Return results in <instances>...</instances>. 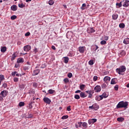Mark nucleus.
<instances>
[{
	"instance_id": "obj_1",
	"label": "nucleus",
	"mask_w": 129,
	"mask_h": 129,
	"mask_svg": "<svg viewBox=\"0 0 129 129\" xmlns=\"http://www.w3.org/2000/svg\"><path fill=\"white\" fill-rule=\"evenodd\" d=\"M128 105V103L127 102L120 101L119 102L116 106V108H127V106Z\"/></svg>"
},
{
	"instance_id": "obj_2",
	"label": "nucleus",
	"mask_w": 129,
	"mask_h": 129,
	"mask_svg": "<svg viewBox=\"0 0 129 129\" xmlns=\"http://www.w3.org/2000/svg\"><path fill=\"white\" fill-rule=\"evenodd\" d=\"M126 70V68L124 66H120L119 68L116 69V71L117 73L119 74V75L121 74V73L125 72Z\"/></svg>"
},
{
	"instance_id": "obj_3",
	"label": "nucleus",
	"mask_w": 129,
	"mask_h": 129,
	"mask_svg": "<svg viewBox=\"0 0 129 129\" xmlns=\"http://www.w3.org/2000/svg\"><path fill=\"white\" fill-rule=\"evenodd\" d=\"M89 108L90 109H94V110H97L99 108V106L96 103H94L92 106H89Z\"/></svg>"
},
{
	"instance_id": "obj_4",
	"label": "nucleus",
	"mask_w": 129,
	"mask_h": 129,
	"mask_svg": "<svg viewBox=\"0 0 129 129\" xmlns=\"http://www.w3.org/2000/svg\"><path fill=\"white\" fill-rule=\"evenodd\" d=\"M86 92L89 94L88 95V98H92V94L94 93V91L93 90H89L86 91Z\"/></svg>"
},
{
	"instance_id": "obj_5",
	"label": "nucleus",
	"mask_w": 129,
	"mask_h": 129,
	"mask_svg": "<svg viewBox=\"0 0 129 129\" xmlns=\"http://www.w3.org/2000/svg\"><path fill=\"white\" fill-rule=\"evenodd\" d=\"M43 100L45 103H46L47 104H51V99H50L48 97H44L43 99Z\"/></svg>"
},
{
	"instance_id": "obj_6",
	"label": "nucleus",
	"mask_w": 129,
	"mask_h": 129,
	"mask_svg": "<svg viewBox=\"0 0 129 129\" xmlns=\"http://www.w3.org/2000/svg\"><path fill=\"white\" fill-rule=\"evenodd\" d=\"M85 50H86V48L85 46H80L79 47V51L80 53L83 54V53H84L85 52Z\"/></svg>"
},
{
	"instance_id": "obj_7",
	"label": "nucleus",
	"mask_w": 129,
	"mask_h": 129,
	"mask_svg": "<svg viewBox=\"0 0 129 129\" xmlns=\"http://www.w3.org/2000/svg\"><path fill=\"white\" fill-rule=\"evenodd\" d=\"M123 3L122 6L124 8H127L129 6V1L124 0L122 2Z\"/></svg>"
},
{
	"instance_id": "obj_8",
	"label": "nucleus",
	"mask_w": 129,
	"mask_h": 129,
	"mask_svg": "<svg viewBox=\"0 0 129 129\" xmlns=\"http://www.w3.org/2000/svg\"><path fill=\"white\" fill-rule=\"evenodd\" d=\"M97 121V119L95 118L90 119L88 120L89 124H93L94 122H96Z\"/></svg>"
},
{
	"instance_id": "obj_9",
	"label": "nucleus",
	"mask_w": 129,
	"mask_h": 129,
	"mask_svg": "<svg viewBox=\"0 0 129 129\" xmlns=\"http://www.w3.org/2000/svg\"><path fill=\"white\" fill-rule=\"evenodd\" d=\"M78 124H79L80 126H81L82 124L83 127H84V129L87 128V123L84 122H78Z\"/></svg>"
},
{
	"instance_id": "obj_10",
	"label": "nucleus",
	"mask_w": 129,
	"mask_h": 129,
	"mask_svg": "<svg viewBox=\"0 0 129 129\" xmlns=\"http://www.w3.org/2000/svg\"><path fill=\"white\" fill-rule=\"evenodd\" d=\"M94 90L95 92H100L101 91V87L100 86L97 85L94 88Z\"/></svg>"
},
{
	"instance_id": "obj_11",
	"label": "nucleus",
	"mask_w": 129,
	"mask_h": 129,
	"mask_svg": "<svg viewBox=\"0 0 129 129\" xmlns=\"http://www.w3.org/2000/svg\"><path fill=\"white\" fill-rule=\"evenodd\" d=\"M0 95L3 97H6V96L8 95V92L6 90H4L1 92Z\"/></svg>"
},
{
	"instance_id": "obj_12",
	"label": "nucleus",
	"mask_w": 129,
	"mask_h": 129,
	"mask_svg": "<svg viewBox=\"0 0 129 129\" xmlns=\"http://www.w3.org/2000/svg\"><path fill=\"white\" fill-rule=\"evenodd\" d=\"M31 50V46L26 45L24 47V50L26 52H29Z\"/></svg>"
},
{
	"instance_id": "obj_13",
	"label": "nucleus",
	"mask_w": 129,
	"mask_h": 129,
	"mask_svg": "<svg viewBox=\"0 0 129 129\" xmlns=\"http://www.w3.org/2000/svg\"><path fill=\"white\" fill-rule=\"evenodd\" d=\"M87 31L89 34H91V33H94L95 30L93 28L90 27L87 29Z\"/></svg>"
},
{
	"instance_id": "obj_14",
	"label": "nucleus",
	"mask_w": 129,
	"mask_h": 129,
	"mask_svg": "<svg viewBox=\"0 0 129 129\" xmlns=\"http://www.w3.org/2000/svg\"><path fill=\"white\" fill-rule=\"evenodd\" d=\"M101 97H103V99L104 98H106V97H108V93L104 92L102 95H101Z\"/></svg>"
},
{
	"instance_id": "obj_15",
	"label": "nucleus",
	"mask_w": 129,
	"mask_h": 129,
	"mask_svg": "<svg viewBox=\"0 0 129 129\" xmlns=\"http://www.w3.org/2000/svg\"><path fill=\"white\" fill-rule=\"evenodd\" d=\"M104 82H107L108 81H110V77L108 76H106L103 79Z\"/></svg>"
},
{
	"instance_id": "obj_16",
	"label": "nucleus",
	"mask_w": 129,
	"mask_h": 129,
	"mask_svg": "<svg viewBox=\"0 0 129 129\" xmlns=\"http://www.w3.org/2000/svg\"><path fill=\"white\" fill-rule=\"evenodd\" d=\"M80 96L82 98H84L86 97L87 96V95L86 94H85V93L82 92L80 94Z\"/></svg>"
},
{
	"instance_id": "obj_17",
	"label": "nucleus",
	"mask_w": 129,
	"mask_h": 129,
	"mask_svg": "<svg viewBox=\"0 0 129 129\" xmlns=\"http://www.w3.org/2000/svg\"><path fill=\"white\" fill-rule=\"evenodd\" d=\"M116 80H117V79H116V78H113L111 80L110 84H112V85L116 84Z\"/></svg>"
},
{
	"instance_id": "obj_18",
	"label": "nucleus",
	"mask_w": 129,
	"mask_h": 129,
	"mask_svg": "<svg viewBox=\"0 0 129 129\" xmlns=\"http://www.w3.org/2000/svg\"><path fill=\"white\" fill-rule=\"evenodd\" d=\"M71 37H72V32H67V37L68 38V39H70V38H71Z\"/></svg>"
},
{
	"instance_id": "obj_19",
	"label": "nucleus",
	"mask_w": 129,
	"mask_h": 129,
	"mask_svg": "<svg viewBox=\"0 0 129 129\" xmlns=\"http://www.w3.org/2000/svg\"><path fill=\"white\" fill-rule=\"evenodd\" d=\"M123 44H125V45H127V44H129V38H125L123 41Z\"/></svg>"
},
{
	"instance_id": "obj_20",
	"label": "nucleus",
	"mask_w": 129,
	"mask_h": 129,
	"mask_svg": "<svg viewBox=\"0 0 129 129\" xmlns=\"http://www.w3.org/2000/svg\"><path fill=\"white\" fill-rule=\"evenodd\" d=\"M11 9L12 11H17L18 10V7L16 5H13L11 6Z\"/></svg>"
},
{
	"instance_id": "obj_21",
	"label": "nucleus",
	"mask_w": 129,
	"mask_h": 129,
	"mask_svg": "<svg viewBox=\"0 0 129 129\" xmlns=\"http://www.w3.org/2000/svg\"><path fill=\"white\" fill-rule=\"evenodd\" d=\"M103 97H101V95L96 96V100H98V101H100V100H102Z\"/></svg>"
},
{
	"instance_id": "obj_22",
	"label": "nucleus",
	"mask_w": 129,
	"mask_h": 129,
	"mask_svg": "<svg viewBox=\"0 0 129 129\" xmlns=\"http://www.w3.org/2000/svg\"><path fill=\"white\" fill-rule=\"evenodd\" d=\"M1 51L2 53H5L6 51H7V47L6 46H3L1 47Z\"/></svg>"
},
{
	"instance_id": "obj_23",
	"label": "nucleus",
	"mask_w": 129,
	"mask_h": 129,
	"mask_svg": "<svg viewBox=\"0 0 129 129\" xmlns=\"http://www.w3.org/2000/svg\"><path fill=\"white\" fill-rule=\"evenodd\" d=\"M39 73H40V70H35L33 72V75L34 76L38 75V74H39Z\"/></svg>"
},
{
	"instance_id": "obj_24",
	"label": "nucleus",
	"mask_w": 129,
	"mask_h": 129,
	"mask_svg": "<svg viewBox=\"0 0 129 129\" xmlns=\"http://www.w3.org/2000/svg\"><path fill=\"white\" fill-rule=\"evenodd\" d=\"M113 20H117V18H118V15L117 14H113L112 16Z\"/></svg>"
},
{
	"instance_id": "obj_25",
	"label": "nucleus",
	"mask_w": 129,
	"mask_h": 129,
	"mask_svg": "<svg viewBox=\"0 0 129 129\" xmlns=\"http://www.w3.org/2000/svg\"><path fill=\"white\" fill-rule=\"evenodd\" d=\"M69 61V58H68V57H64V60L63 62L64 63H66V64H67V63H68Z\"/></svg>"
},
{
	"instance_id": "obj_26",
	"label": "nucleus",
	"mask_w": 129,
	"mask_h": 129,
	"mask_svg": "<svg viewBox=\"0 0 129 129\" xmlns=\"http://www.w3.org/2000/svg\"><path fill=\"white\" fill-rule=\"evenodd\" d=\"M117 121H120V122H122V121H123L124 120V118L123 117H118L117 118Z\"/></svg>"
},
{
	"instance_id": "obj_27",
	"label": "nucleus",
	"mask_w": 129,
	"mask_h": 129,
	"mask_svg": "<svg viewBox=\"0 0 129 129\" xmlns=\"http://www.w3.org/2000/svg\"><path fill=\"white\" fill-rule=\"evenodd\" d=\"M18 63H23L24 62L23 58H19L17 60Z\"/></svg>"
},
{
	"instance_id": "obj_28",
	"label": "nucleus",
	"mask_w": 129,
	"mask_h": 129,
	"mask_svg": "<svg viewBox=\"0 0 129 129\" xmlns=\"http://www.w3.org/2000/svg\"><path fill=\"white\" fill-rule=\"evenodd\" d=\"M54 3H55V2L53 0H49L48 2L49 6H53V5H54Z\"/></svg>"
},
{
	"instance_id": "obj_29",
	"label": "nucleus",
	"mask_w": 129,
	"mask_h": 129,
	"mask_svg": "<svg viewBox=\"0 0 129 129\" xmlns=\"http://www.w3.org/2000/svg\"><path fill=\"white\" fill-rule=\"evenodd\" d=\"M122 2H121L120 3H116V6L118 7L117 8H121L122 7Z\"/></svg>"
},
{
	"instance_id": "obj_30",
	"label": "nucleus",
	"mask_w": 129,
	"mask_h": 129,
	"mask_svg": "<svg viewBox=\"0 0 129 129\" xmlns=\"http://www.w3.org/2000/svg\"><path fill=\"white\" fill-rule=\"evenodd\" d=\"M3 80H5V76L4 75L0 76V85H1V83H2V81H3Z\"/></svg>"
},
{
	"instance_id": "obj_31",
	"label": "nucleus",
	"mask_w": 129,
	"mask_h": 129,
	"mask_svg": "<svg viewBox=\"0 0 129 129\" xmlns=\"http://www.w3.org/2000/svg\"><path fill=\"white\" fill-rule=\"evenodd\" d=\"M48 92L49 94H54V93L55 92V90L50 89L48 91Z\"/></svg>"
},
{
	"instance_id": "obj_32",
	"label": "nucleus",
	"mask_w": 129,
	"mask_h": 129,
	"mask_svg": "<svg viewBox=\"0 0 129 129\" xmlns=\"http://www.w3.org/2000/svg\"><path fill=\"white\" fill-rule=\"evenodd\" d=\"M119 28H120L121 29H124V27H125V25L123 24V23H120L119 25Z\"/></svg>"
},
{
	"instance_id": "obj_33",
	"label": "nucleus",
	"mask_w": 129,
	"mask_h": 129,
	"mask_svg": "<svg viewBox=\"0 0 129 129\" xmlns=\"http://www.w3.org/2000/svg\"><path fill=\"white\" fill-rule=\"evenodd\" d=\"M85 88V85L82 84L80 85V89H81V90H84Z\"/></svg>"
},
{
	"instance_id": "obj_34",
	"label": "nucleus",
	"mask_w": 129,
	"mask_h": 129,
	"mask_svg": "<svg viewBox=\"0 0 129 129\" xmlns=\"http://www.w3.org/2000/svg\"><path fill=\"white\" fill-rule=\"evenodd\" d=\"M32 104H33V102L29 104L28 109H32L33 108V105Z\"/></svg>"
},
{
	"instance_id": "obj_35",
	"label": "nucleus",
	"mask_w": 129,
	"mask_h": 129,
	"mask_svg": "<svg viewBox=\"0 0 129 129\" xmlns=\"http://www.w3.org/2000/svg\"><path fill=\"white\" fill-rule=\"evenodd\" d=\"M20 107H22V106H24L25 105V102H20L19 104Z\"/></svg>"
},
{
	"instance_id": "obj_36",
	"label": "nucleus",
	"mask_w": 129,
	"mask_h": 129,
	"mask_svg": "<svg viewBox=\"0 0 129 129\" xmlns=\"http://www.w3.org/2000/svg\"><path fill=\"white\" fill-rule=\"evenodd\" d=\"M11 20H12V21H14V20H16V19H17V16L13 15L11 17Z\"/></svg>"
},
{
	"instance_id": "obj_37",
	"label": "nucleus",
	"mask_w": 129,
	"mask_h": 129,
	"mask_svg": "<svg viewBox=\"0 0 129 129\" xmlns=\"http://www.w3.org/2000/svg\"><path fill=\"white\" fill-rule=\"evenodd\" d=\"M18 6L19 7L21 8V9H23V8H25V5H24L23 3H22L21 4H19Z\"/></svg>"
},
{
	"instance_id": "obj_38",
	"label": "nucleus",
	"mask_w": 129,
	"mask_h": 129,
	"mask_svg": "<svg viewBox=\"0 0 129 129\" xmlns=\"http://www.w3.org/2000/svg\"><path fill=\"white\" fill-rule=\"evenodd\" d=\"M94 61L93 60H90L89 61V65H93V64H94Z\"/></svg>"
},
{
	"instance_id": "obj_39",
	"label": "nucleus",
	"mask_w": 129,
	"mask_h": 129,
	"mask_svg": "<svg viewBox=\"0 0 129 129\" xmlns=\"http://www.w3.org/2000/svg\"><path fill=\"white\" fill-rule=\"evenodd\" d=\"M26 118H31L33 117V115L32 114H29L28 116H26Z\"/></svg>"
},
{
	"instance_id": "obj_40",
	"label": "nucleus",
	"mask_w": 129,
	"mask_h": 129,
	"mask_svg": "<svg viewBox=\"0 0 129 129\" xmlns=\"http://www.w3.org/2000/svg\"><path fill=\"white\" fill-rule=\"evenodd\" d=\"M63 81L66 84L68 83V82H69V79H68V78H66L63 80Z\"/></svg>"
},
{
	"instance_id": "obj_41",
	"label": "nucleus",
	"mask_w": 129,
	"mask_h": 129,
	"mask_svg": "<svg viewBox=\"0 0 129 129\" xmlns=\"http://www.w3.org/2000/svg\"><path fill=\"white\" fill-rule=\"evenodd\" d=\"M100 44L101 45H105V44H106V41L105 40L101 41Z\"/></svg>"
},
{
	"instance_id": "obj_42",
	"label": "nucleus",
	"mask_w": 129,
	"mask_h": 129,
	"mask_svg": "<svg viewBox=\"0 0 129 129\" xmlns=\"http://www.w3.org/2000/svg\"><path fill=\"white\" fill-rule=\"evenodd\" d=\"M75 99H80V96L79 95H75Z\"/></svg>"
},
{
	"instance_id": "obj_43",
	"label": "nucleus",
	"mask_w": 129,
	"mask_h": 129,
	"mask_svg": "<svg viewBox=\"0 0 129 129\" xmlns=\"http://www.w3.org/2000/svg\"><path fill=\"white\" fill-rule=\"evenodd\" d=\"M33 86L35 88H37V87L38 86V83H33Z\"/></svg>"
},
{
	"instance_id": "obj_44",
	"label": "nucleus",
	"mask_w": 129,
	"mask_h": 129,
	"mask_svg": "<svg viewBox=\"0 0 129 129\" xmlns=\"http://www.w3.org/2000/svg\"><path fill=\"white\" fill-rule=\"evenodd\" d=\"M68 77H69V78H71L72 77V73H69L68 74Z\"/></svg>"
},
{
	"instance_id": "obj_45",
	"label": "nucleus",
	"mask_w": 129,
	"mask_h": 129,
	"mask_svg": "<svg viewBox=\"0 0 129 129\" xmlns=\"http://www.w3.org/2000/svg\"><path fill=\"white\" fill-rule=\"evenodd\" d=\"M114 90L116 91H117V90H118V85H115V86L114 87Z\"/></svg>"
},
{
	"instance_id": "obj_46",
	"label": "nucleus",
	"mask_w": 129,
	"mask_h": 129,
	"mask_svg": "<svg viewBox=\"0 0 129 129\" xmlns=\"http://www.w3.org/2000/svg\"><path fill=\"white\" fill-rule=\"evenodd\" d=\"M107 86L106 84H103L102 85L101 87L102 88H106Z\"/></svg>"
},
{
	"instance_id": "obj_47",
	"label": "nucleus",
	"mask_w": 129,
	"mask_h": 129,
	"mask_svg": "<svg viewBox=\"0 0 129 129\" xmlns=\"http://www.w3.org/2000/svg\"><path fill=\"white\" fill-rule=\"evenodd\" d=\"M85 7H86V4H83L82 5V7H81V9L82 10H84V8H85Z\"/></svg>"
},
{
	"instance_id": "obj_48",
	"label": "nucleus",
	"mask_w": 129,
	"mask_h": 129,
	"mask_svg": "<svg viewBox=\"0 0 129 129\" xmlns=\"http://www.w3.org/2000/svg\"><path fill=\"white\" fill-rule=\"evenodd\" d=\"M14 82H18V81H19V78H14Z\"/></svg>"
},
{
	"instance_id": "obj_49",
	"label": "nucleus",
	"mask_w": 129,
	"mask_h": 129,
	"mask_svg": "<svg viewBox=\"0 0 129 129\" xmlns=\"http://www.w3.org/2000/svg\"><path fill=\"white\" fill-rule=\"evenodd\" d=\"M66 118H68V115H64L62 117V119H66Z\"/></svg>"
},
{
	"instance_id": "obj_50",
	"label": "nucleus",
	"mask_w": 129,
	"mask_h": 129,
	"mask_svg": "<svg viewBox=\"0 0 129 129\" xmlns=\"http://www.w3.org/2000/svg\"><path fill=\"white\" fill-rule=\"evenodd\" d=\"M98 78L97 77V76H95L94 77V78H93V81H96V80H97Z\"/></svg>"
},
{
	"instance_id": "obj_51",
	"label": "nucleus",
	"mask_w": 129,
	"mask_h": 129,
	"mask_svg": "<svg viewBox=\"0 0 129 129\" xmlns=\"http://www.w3.org/2000/svg\"><path fill=\"white\" fill-rule=\"evenodd\" d=\"M68 111H70L71 110V106H69L67 107Z\"/></svg>"
},
{
	"instance_id": "obj_52",
	"label": "nucleus",
	"mask_w": 129,
	"mask_h": 129,
	"mask_svg": "<svg viewBox=\"0 0 129 129\" xmlns=\"http://www.w3.org/2000/svg\"><path fill=\"white\" fill-rule=\"evenodd\" d=\"M30 35H31V33L28 32H27V33L25 34V36L26 37H28V36H30Z\"/></svg>"
},
{
	"instance_id": "obj_53",
	"label": "nucleus",
	"mask_w": 129,
	"mask_h": 129,
	"mask_svg": "<svg viewBox=\"0 0 129 129\" xmlns=\"http://www.w3.org/2000/svg\"><path fill=\"white\" fill-rule=\"evenodd\" d=\"M19 87L20 88H25V85L24 84L20 85Z\"/></svg>"
},
{
	"instance_id": "obj_54",
	"label": "nucleus",
	"mask_w": 129,
	"mask_h": 129,
	"mask_svg": "<svg viewBox=\"0 0 129 129\" xmlns=\"http://www.w3.org/2000/svg\"><path fill=\"white\" fill-rule=\"evenodd\" d=\"M121 55H122V56H124V55H125V52L124 51H123L122 52H120Z\"/></svg>"
},
{
	"instance_id": "obj_55",
	"label": "nucleus",
	"mask_w": 129,
	"mask_h": 129,
	"mask_svg": "<svg viewBox=\"0 0 129 129\" xmlns=\"http://www.w3.org/2000/svg\"><path fill=\"white\" fill-rule=\"evenodd\" d=\"M17 72H14L12 73V76H15V75H16V74H17Z\"/></svg>"
},
{
	"instance_id": "obj_56",
	"label": "nucleus",
	"mask_w": 129,
	"mask_h": 129,
	"mask_svg": "<svg viewBox=\"0 0 129 129\" xmlns=\"http://www.w3.org/2000/svg\"><path fill=\"white\" fill-rule=\"evenodd\" d=\"M51 49H52L53 50H56V47H55V46L52 45L51 46Z\"/></svg>"
},
{
	"instance_id": "obj_57",
	"label": "nucleus",
	"mask_w": 129,
	"mask_h": 129,
	"mask_svg": "<svg viewBox=\"0 0 129 129\" xmlns=\"http://www.w3.org/2000/svg\"><path fill=\"white\" fill-rule=\"evenodd\" d=\"M80 92H81V91L78 90L75 92V93H80Z\"/></svg>"
},
{
	"instance_id": "obj_58",
	"label": "nucleus",
	"mask_w": 129,
	"mask_h": 129,
	"mask_svg": "<svg viewBox=\"0 0 129 129\" xmlns=\"http://www.w3.org/2000/svg\"><path fill=\"white\" fill-rule=\"evenodd\" d=\"M23 69L24 70L26 71V70H28L29 68L27 67H24Z\"/></svg>"
},
{
	"instance_id": "obj_59",
	"label": "nucleus",
	"mask_w": 129,
	"mask_h": 129,
	"mask_svg": "<svg viewBox=\"0 0 129 129\" xmlns=\"http://www.w3.org/2000/svg\"><path fill=\"white\" fill-rule=\"evenodd\" d=\"M104 40H105L106 41H107V40H108V37L105 36L104 37Z\"/></svg>"
},
{
	"instance_id": "obj_60",
	"label": "nucleus",
	"mask_w": 129,
	"mask_h": 129,
	"mask_svg": "<svg viewBox=\"0 0 129 129\" xmlns=\"http://www.w3.org/2000/svg\"><path fill=\"white\" fill-rule=\"evenodd\" d=\"M7 86V84L6 83L3 84V87H5V88H6Z\"/></svg>"
},
{
	"instance_id": "obj_61",
	"label": "nucleus",
	"mask_w": 129,
	"mask_h": 129,
	"mask_svg": "<svg viewBox=\"0 0 129 129\" xmlns=\"http://www.w3.org/2000/svg\"><path fill=\"white\" fill-rule=\"evenodd\" d=\"M109 72H105L104 73V75H107L108 74Z\"/></svg>"
},
{
	"instance_id": "obj_62",
	"label": "nucleus",
	"mask_w": 129,
	"mask_h": 129,
	"mask_svg": "<svg viewBox=\"0 0 129 129\" xmlns=\"http://www.w3.org/2000/svg\"><path fill=\"white\" fill-rule=\"evenodd\" d=\"M3 99H4V98H3V96H0V101H2L3 100Z\"/></svg>"
},
{
	"instance_id": "obj_63",
	"label": "nucleus",
	"mask_w": 129,
	"mask_h": 129,
	"mask_svg": "<svg viewBox=\"0 0 129 129\" xmlns=\"http://www.w3.org/2000/svg\"><path fill=\"white\" fill-rule=\"evenodd\" d=\"M95 47H96V49H95V51H96V50H97V49H98V46H97V45H95Z\"/></svg>"
},
{
	"instance_id": "obj_64",
	"label": "nucleus",
	"mask_w": 129,
	"mask_h": 129,
	"mask_svg": "<svg viewBox=\"0 0 129 129\" xmlns=\"http://www.w3.org/2000/svg\"><path fill=\"white\" fill-rule=\"evenodd\" d=\"M126 87L129 88V83L126 85Z\"/></svg>"
}]
</instances>
